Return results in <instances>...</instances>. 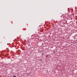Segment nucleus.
I'll return each instance as SVG.
<instances>
[{"label":"nucleus","mask_w":77,"mask_h":77,"mask_svg":"<svg viewBox=\"0 0 77 77\" xmlns=\"http://www.w3.org/2000/svg\"><path fill=\"white\" fill-rule=\"evenodd\" d=\"M13 77H17V76H13Z\"/></svg>","instance_id":"1"},{"label":"nucleus","mask_w":77,"mask_h":77,"mask_svg":"<svg viewBox=\"0 0 77 77\" xmlns=\"http://www.w3.org/2000/svg\"><path fill=\"white\" fill-rule=\"evenodd\" d=\"M42 55H44V54H43V53H42Z\"/></svg>","instance_id":"2"}]
</instances>
